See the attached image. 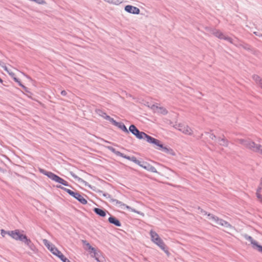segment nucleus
Wrapping results in <instances>:
<instances>
[{"mask_svg": "<svg viewBox=\"0 0 262 262\" xmlns=\"http://www.w3.org/2000/svg\"><path fill=\"white\" fill-rule=\"evenodd\" d=\"M82 242L83 244L86 246V249L89 250L90 254H92V252L95 251V249L93 247L86 241L82 240Z\"/></svg>", "mask_w": 262, "mask_h": 262, "instance_id": "19", "label": "nucleus"}, {"mask_svg": "<svg viewBox=\"0 0 262 262\" xmlns=\"http://www.w3.org/2000/svg\"><path fill=\"white\" fill-rule=\"evenodd\" d=\"M150 235L151 236V239L152 242L155 241V237H158L159 236V235L155 231L152 230H150Z\"/></svg>", "mask_w": 262, "mask_h": 262, "instance_id": "28", "label": "nucleus"}, {"mask_svg": "<svg viewBox=\"0 0 262 262\" xmlns=\"http://www.w3.org/2000/svg\"><path fill=\"white\" fill-rule=\"evenodd\" d=\"M108 221L110 223L113 224L117 227H120L121 226V224L119 220L115 216L111 215L108 219Z\"/></svg>", "mask_w": 262, "mask_h": 262, "instance_id": "16", "label": "nucleus"}, {"mask_svg": "<svg viewBox=\"0 0 262 262\" xmlns=\"http://www.w3.org/2000/svg\"><path fill=\"white\" fill-rule=\"evenodd\" d=\"M239 143L244 145L246 148L254 151L256 152L258 150V147H261V145L256 144L254 142L252 141L251 139H238Z\"/></svg>", "mask_w": 262, "mask_h": 262, "instance_id": "6", "label": "nucleus"}, {"mask_svg": "<svg viewBox=\"0 0 262 262\" xmlns=\"http://www.w3.org/2000/svg\"><path fill=\"white\" fill-rule=\"evenodd\" d=\"M93 210L97 215L101 217H105L106 216L107 211L105 209L94 208Z\"/></svg>", "mask_w": 262, "mask_h": 262, "instance_id": "17", "label": "nucleus"}, {"mask_svg": "<svg viewBox=\"0 0 262 262\" xmlns=\"http://www.w3.org/2000/svg\"><path fill=\"white\" fill-rule=\"evenodd\" d=\"M153 242L158 245L168 255L169 254V252L167 250V246L164 244L163 240L159 236L158 237H155V241H154Z\"/></svg>", "mask_w": 262, "mask_h": 262, "instance_id": "10", "label": "nucleus"}, {"mask_svg": "<svg viewBox=\"0 0 262 262\" xmlns=\"http://www.w3.org/2000/svg\"><path fill=\"white\" fill-rule=\"evenodd\" d=\"M254 34H255L257 36H261L260 35V34H259L258 32H254Z\"/></svg>", "mask_w": 262, "mask_h": 262, "instance_id": "48", "label": "nucleus"}, {"mask_svg": "<svg viewBox=\"0 0 262 262\" xmlns=\"http://www.w3.org/2000/svg\"><path fill=\"white\" fill-rule=\"evenodd\" d=\"M71 176L74 178L76 180H77L78 182L83 183L85 184V186H86L88 184V182H86L85 181L83 180L82 178H79L78 177L76 174H75L73 172L71 171L70 172Z\"/></svg>", "mask_w": 262, "mask_h": 262, "instance_id": "18", "label": "nucleus"}, {"mask_svg": "<svg viewBox=\"0 0 262 262\" xmlns=\"http://www.w3.org/2000/svg\"><path fill=\"white\" fill-rule=\"evenodd\" d=\"M212 34L220 39H223L224 36V34L223 33L217 30H213Z\"/></svg>", "mask_w": 262, "mask_h": 262, "instance_id": "24", "label": "nucleus"}, {"mask_svg": "<svg viewBox=\"0 0 262 262\" xmlns=\"http://www.w3.org/2000/svg\"><path fill=\"white\" fill-rule=\"evenodd\" d=\"M116 126L118 127L119 128L121 129L122 131H123L125 133L129 134L128 130L127 129L126 127L125 126V125H124V124L123 123L118 122L116 124Z\"/></svg>", "mask_w": 262, "mask_h": 262, "instance_id": "20", "label": "nucleus"}, {"mask_svg": "<svg viewBox=\"0 0 262 262\" xmlns=\"http://www.w3.org/2000/svg\"><path fill=\"white\" fill-rule=\"evenodd\" d=\"M252 78L256 82V83L258 84V85L260 84V82H262V78H261L257 75H253L252 76Z\"/></svg>", "mask_w": 262, "mask_h": 262, "instance_id": "26", "label": "nucleus"}, {"mask_svg": "<svg viewBox=\"0 0 262 262\" xmlns=\"http://www.w3.org/2000/svg\"><path fill=\"white\" fill-rule=\"evenodd\" d=\"M77 201H78L80 203L83 205H85L87 204L88 202L85 199H84L79 193L77 195L75 198Z\"/></svg>", "mask_w": 262, "mask_h": 262, "instance_id": "22", "label": "nucleus"}, {"mask_svg": "<svg viewBox=\"0 0 262 262\" xmlns=\"http://www.w3.org/2000/svg\"><path fill=\"white\" fill-rule=\"evenodd\" d=\"M57 187L63 190L66 192H67L69 195H70L71 196H72V197H73L75 199L76 198L77 195L79 193V192H74L69 189L63 187L61 186V185L57 186Z\"/></svg>", "mask_w": 262, "mask_h": 262, "instance_id": "15", "label": "nucleus"}, {"mask_svg": "<svg viewBox=\"0 0 262 262\" xmlns=\"http://www.w3.org/2000/svg\"><path fill=\"white\" fill-rule=\"evenodd\" d=\"M261 202H262V199H261Z\"/></svg>", "mask_w": 262, "mask_h": 262, "instance_id": "55", "label": "nucleus"}, {"mask_svg": "<svg viewBox=\"0 0 262 262\" xmlns=\"http://www.w3.org/2000/svg\"><path fill=\"white\" fill-rule=\"evenodd\" d=\"M258 150L256 152H259V154L262 155V146L261 145V147H260L259 148L258 147Z\"/></svg>", "mask_w": 262, "mask_h": 262, "instance_id": "45", "label": "nucleus"}, {"mask_svg": "<svg viewBox=\"0 0 262 262\" xmlns=\"http://www.w3.org/2000/svg\"><path fill=\"white\" fill-rule=\"evenodd\" d=\"M0 83L2 84H3V80L1 78H0Z\"/></svg>", "mask_w": 262, "mask_h": 262, "instance_id": "53", "label": "nucleus"}, {"mask_svg": "<svg viewBox=\"0 0 262 262\" xmlns=\"http://www.w3.org/2000/svg\"><path fill=\"white\" fill-rule=\"evenodd\" d=\"M23 90L26 92H27V93H29V89L26 87V86H25L24 85H23V86L21 87Z\"/></svg>", "mask_w": 262, "mask_h": 262, "instance_id": "41", "label": "nucleus"}, {"mask_svg": "<svg viewBox=\"0 0 262 262\" xmlns=\"http://www.w3.org/2000/svg\"><path fill=\"white\" fill-rule=\"evenodd\" d=\"M26 76L27 77V78L28 79H30V80H32V78H31L30 76H28V75H26Z\"/></svg>", "mask_w": 262, "mask_h": 262, "instance_id": "52", "label": "nucleus"}, {"mask_svg": "<svg viewBox=\"0 0 262 262\" xmlns=\"http://www.w3.org/2000/svg\"><path fill=\"white\" fill-rule=\"evenodd\" d=\"M209 137L210 139H211L212 140H213L216 138V137L215 136V135H214V134H209Z\"/></svg>", "mask_w": 262, "mask_h": 262, "instance_id": "40", "label": "nucleus"}, {"mask_svg": "<svg viewBox=\"0 0 262 262\" xmlns=\"http://www.w3.org/2000/svg\"><path fill=\"white\" fill-rule=\"evenodd\" d=\"M146 170L148 171H150L154 173H158L156 168L153 166L151 165L150 164H148L145 169Z\"/></svg>", "mask_w": 262, "mask_h": 262, "instance_id": "25", "label": "nucleus"}, {"mask_svg": "<svg viewBox=\"0 0 262 262\" xmlns=\"http://www.w3.org/2000/svg\"><path fill=\"white\" fill-rule=\"evenodd\" d=\"M111 117L108 115H107V114L104 116V117L103 118H104L105 119H106V120H108L109 121L110 119H111Z\"/></svg>", "mask_w": 262, "mask_h": 262, "instance_id": "43", "label": "nucleus"}, {"mask_svg": "<svg viewBox=\"0 0 262 262\" xmlns=\"http://www.w3.org/2000/svg\"><path fill=\"white\" fill-rule=\"evenodd\" d=\"M212 221H214L217 224L222 226H224L227 228L231 227L230 224L228 222L223 220V219H219L218 217H212Z\"/></svg>", "mask_w": 262, "mask_h": 262, "instance_id": "13", "label": "nucleus"}, {"mask_svg": "<svg viewBox=\"0 0 262 262\" xmlns=\"http://www.w3.org/2000/svg\"><path fill=\"white\" fill-rule=\"evenodd\" d=\"M2 170V168L0 167V171Z\"/></svg>", "mask_w": 262, "mask_h": 262, "instance_id": "54", "label": "nucleus"}, {"mask_svg": "<svg viewBox=\"0 0 262 262\" xmlns=\"http://www.w3.org/2000/svg\"><path fill=\"white\" fill-rule=\"evenodd\" d=\"M96 112L98 115L101 116L103 118H104V116L106 115V113L104 112L103 111L100 109L96 110Z\"/></svg>", "mask_w": 262, "mask_h": 262, "instance_id": "30", "label": "nucleus"}, {"mask_svg": "<svg viewBox=\"0 0 262 262\" xmlns=\"http://www.w3.org/2000/svg\"><path fill=\"white\" fill-rule=\"evenodd\" d=\"M131 161L134 162L136 164L138 165L140 164V161L137 160V158L135 156H132L130 157V160Z\"/></svg>", "mask_w": 262, "mask_h": 262, "instance_id": "33", "label": "nucleus"}, {"mask_svg": "<svg viewBox=\"0 0 262 262\" xmlns=\"http://www.w3.org/2000/svg\"><path fill=\"white\" fill-rule=\"evenodd\" d=\"M230 42L232 43H234V39H233L232 38L230 41Z\"/></svg>", "mask_w": 262, "mask_h": 262, "instance_id": "51", "label": "nucleus"}, {"mask_svg": "<svg viewBox=\"0 0 262 262\" xmlns=\"http://www.w3.org/2000/svg\"><path fill=\"white\" fill-rule=\"evenodd\" d=\"M148 164V163L145 161H140V164H138V165L143 168L145 169Z\"/></svg>", "mask_w": 262, "mask_h": 262, "instance_id": "31", "label": "nucleus"}, {"mask_svg": "<svg viewBox=\"0 0 262 262\" xmlns=\"http://www.w3.org/2000/svg\"><path fill=\"white\" fill-rule=\"evenodd\" d=\"M124 10L127 12L134 14H139L140 12L138 8L132 5H126L124 8Z\"/></svg>", "mask_w": 262, "mask_h": 262, "instance_id": "11", "label": "nucleus"}, {"mask_svg": "<svg viewBox=\"0 0 262 262\" xmlns=\"http://www.w3.org/2000/svg\"><path fill=\"white\" fill-rule=\"evenodd\" d=\"M104 1L107 3H109L111 4H113L117 5L120 4V3H121L122 2V0H104Z\"/></svg>", "mask_w": 262, "mask_h": 262, "instance_id": "29", "label": "nucleus"}, {"mask_svg": "<svg viewBox=\"0 0 262 262\" xmlns=\"http://www.w3.org/2000/svg\"><path fill=\"white\" fill-rule=\"evenodd\" d=\"M67 94V93L65 90H63L61 92V95L62 96H66Z\"/></svg>", "mask_w": 262, "mask_h": 262, "instance_id": "44", "label": "nucleus"}, {"mask_svg": "<svg viewBox=\"0 0 262 262\" xmlns=\"http://www.w3.org/2000/svg\"><path fill=\"white\" fill-rule=\"evenodd\" d=\"M151 108L154 111V112H156V110H158V113H160L162 115H166L167 113H168V111L164 107H159L155 104H153L151 107Z\"/></svg>", "mask_w": 262, "mask_h": 262, "instance_id": "14", "label": "nucleus"}, {"mask_svg": "<svg viewBox=\"0 0 262 262\" xmlns=\"http://www.w3.org/2000/svg\"><path fill=\"white\" fill-rule=\"evenodd\" d=\"M11 231H5L4 229H2L1 230V235L3 236H5V235L6 234H8L9 235V234H10V232Z\"/></svg>", "mask_w": 262, "mask_h": 262, "instance_id": "35", "label": "nucleus"}, {"mask_svg": "<svg viewBox=\"0 0 262 262\" xmlns=\"http://www.w3.org/2000/svg\"><path fill=\"white\" fill-rule=\"evenodd\" d=\"M95 259L98 262H101L100 260L99 259V257H97L96 258H95Z\"/></svg>", "mask_w": 262, "mask_h": 262, "instance_id": "49", "label": "nucleus"}, {"mask_svg": "<svg viewBox=\"0 0 262 262\" xmlns=\"http://www.w3.org/2000/svg\"><path fill=\"white\" fill-rule=\"evenodd\" d=\"M9 235L16 241H20L27 245L32 251L34 252L36 250L35 246L31 239L25 235L21 234L18 229L11 231Z\"/></svg>", "mask_w": 262, "mask_h": 262, "instance_id": "2", "label": "nucleus"}, {"mask_svg": "<svg viewBox=\"0 0 262 262\" xmlns=\"http://www.w3.org/2000/svg\"><path fill=\"white\" fill-rule=\"evenodd\" d=\"M109 121L112 123L113 125L116 126V124L118 123L116 120H115L113 118H111V119H110Z\"/></svg>", "mask_w": 262, "mask_h": 262, "instance_id": "39", "label": "nucleus"}, {"mask_svg": "<svg viewBox=\"0 0 262 262\" xmlns=\"http://www.w3.org/2000/svg\"><path fill=\"white\" fill-rule=\"evenodd\" d=\"M261 189H262V178L260 179V182L259 185L256 190H257V191H261Z\"/></svg>", "mask_w": 262, "mask_h": 262, "instance_id": "37", "label": "nucleus"}, {"mask_svg": "<svg viewBox=\"0 0 262 262\" xmlns=\"http://www.w3.org/2000/svg\"><path fill=\"white\" fill-rule=\"evenodd\" d=\"M32 1H33L38 4H44L46 3L44 0H32Z\"/></svg>", "mask_w": 262, "mask_h": 262, "instance_id": "36", "label": "nucleus"}, {"mask_svg": "<svg viewBox=\"0 0 262 262\" xmlns=\"http://www.w3.org/2000/svg\"><path fill=\"white\" fill-rule=\"evenodd\" d=\"M17 83L19 84V85L21 87L23 86V84L21 83L20 81H19V82H18Z\"/></svg>", "mask_w": 262, "mask_h": 262, "instance_id": "50", "label": "nucleus"}, {"mask_svg": "<svg viewBox=\"0 0 262 262\" xmlns=\"http://www.w3.org/2000/svg\"><path fill=\"white\" fill-rule=\"evenodd\" d=\"M260 191H256V195L257 198L260 200V201L261 202L262 196H261V195L260 194Z\"/></svg>", "mask_w": 262, "mask_h": 262, "instance_id": "38", "label": "nucleus"}, {"mask_svg": "<svg viewBox=\"0 0 262 262\" xmlns=\"http://www.w3.org/2000/svg\"><path fill=\"white\" fill-rule=\"evenodd\" d=\"M92 254L91 256L92 257L94 258H96L97 257H99L100 255L101 254V252L100 251L97 252L96 249H95V251L92 252Z\"/></svg>", "mask_w": 262, "mask_h": 262, "instance_id": "32", "label": "nucleus"}, {"mask_svg": "<svg viewBox=\"0 0 262 262\" xmlns=\"http://www.w3.org/2000/svg\"><path fill=\"white\" fill-rule=\"evenodd\" d=\"M135 136L140 140L145 139L147 142L156 145V147H155V148L156 149H159L164 153L169 154L170 155H174V152L171 148L167 146H164L160 140L153 138L143 132H141L140 130L138 131V133L135 134Z\"/></svg>", "mask_w": 262, "mask_h": 262, "instance_id": "1", "label": "nucleus"}, {"mask_svg": "<svg viewBox=\"0 0 262 262\" xmlns=\"http://www.w3.org/2000/svg\"><path fill=\"white\" fill-rule=\"evenodd\" d=\"M110 202H112V203H115L114 204V205H118V206L121 208V209H124L125 208H126L128 210H130L132 211L133 212H136L138 214L140 213V212L139 211H138L137 210H136L135 209H133L132 208H131L130 206L124 204L123 202L117 200V199H111L110 200Z\"/></svg>", "mask_w": 262, "mask_h": 262, "instance_id": "9", "label": "nucleus"}, {"mask_svg": "<svg viewBox=\"0 0 262 262\" xmlns=\"http://www.w3.org/2000/svg\"><path fill=\"white\" fill-rule=\"evenodd\" d=\"M39 170L40 173L47 176L49 178H50L52 180L54 181L55 182L60 183V184H61L64 186H69V184L67 181L63 180L62 178H60L57 174H56L51 171H47L42 168H39Z\"/></svg>", "mask_w": 262, "mask_h": 262, "instance_id": "4", "label": "nucleus"}, {"mask_svg": "<svg viewBox=\"0 0 262 262\" xmlns=\"http://www.w3.org/2000/svg\"><path fill=\"white\" fill-rule=\"evenodd\" d=\"M173 126L175 128L178 129L186 135H191L192 134V129L187 125H184L182 123H178L176 124Z\"/></svg>", "mask_w": 262, "mask_h": 262, "instance_id": "7", "label": "nucleus"}, {"mask_svg": "<svg viewBox=\"0 0 262 262\" xmlns=\"http://www.w3.org/2000/svg\"><path fill=\"white\" fill-rule=\"evenodd\" d=\"M13 80H14L16 82H17V83L18 82H19V80L18 78H17L16 77H13Z\"/></svg>", "mask_w": 262, "mask_h": 262, "instance_id": "46", "label": "nucleus"}, {"mask_svg": "<svg viewBox=\"0 0 262 262\" xmlns=\"http://www.w3.org/2000/svg\"><path fill=\"white\" fill-rule=\"evenodd\" d=\"M218 142L220 145L227 147L228 145V141L226 139L224 138H218Z\"/></svg>", "mask_w": 262, "mask_h": 262, "instance_id": "21", "label": "nucleus"}, {"mask_svg": "<svg viewBox=\"0 0 262 262\" xmlns=\"http://www.w3.org/2000/svg\"><path fill=\"white\" fill-rule=\"evenodd\" d=\"M39 170L40 173L47 176L49 178H50L52 180L54 181L55 182L60 183V184H61L64 186H69V184L67 181L63 180L62 178H60L57 174H56L51 171H47L42 168H39Z\"/></svg>", "mask_w": 262, "mask_h": 262, "instance_id": "5", "label": "nucleus"}, {"mask_svg": "<svg viewBox=\"0 0 262 262\" xmlns=\"http://www.w3.org/2000/svg\"><path fill=\"white\" fill-rule=\"evenodd\" d=\"M231 37H227V36H225L224 35V38H223V39H225L226 40H227L228 41L230 42V40H231Z\"/></svg>", "mask_w": 262, "mask_h": 262, "instance_id": "42", "label": "nucleus"}, {"mask_svg": "<svg viewBox=\"0 0 262 262\" xmlns=\"http://www.w3.org/2000/svg\"><path fill=\"white\" fill-rule=\"evenodd\" d=\"M201 212L202 213H204V214H207L208 216L209 217V219L212 220V217H217L216 216H215L211 213L207 214V212L206 211L203 210V209L201 210Z\"/></svg>", "mask_w": 262, "mask_h": 262, "instance_id": "34", "label": "nucleus"}, {"mask_svg": "<svg viewBox=\"0 0 262 262\" xmlns=\"http://www.w3.org/2000/svg\"><path fill=\"white\" fill-rule=\"evenodd\" d=\"M96 192L100 195H102L104 197L106 198H110V199H112L111 198V196L110 194L107 193H105V192H104L102 190H98L96 191Z\"/></svg>", "mask_w": 262, "mask_h": 262, "instance_id": "27", "label": "nucleus"}, {"mask_svg": "<svg viewBox=\"0 0 262 262\" xmlns=\"http://www.w3.org/2000/svg\"><path fill=\"white\" fill-rule=\"evenodd\" d=\"M9 75L13 78L14 77H15V74L13 72L9 73Z\"/></svg>", "mask_w": 262, "mask_h": 262, "instance_id": "47", "label": "nucleus"}, {"mask_svg": "<svg viewBox=\"0 0 262 262\" xmlns=\"http://www.w3.org/2000/svg\"><path fill=\"white\" fill-rule=\"evenodd\" d=\"M244 237L246 239L250 242L254 249H255L262 253V246L259 245L257 242L253 239V238L251 236L248 235V234H245Z\"/></svg>", "mask_w": 262, "mask_h": 262, "instance_id": "8", "label": "nucleus"}, {"mask_svg": "<svg viewBox=\"0 0 262 262\" xmlns=\"http://www.w3.org/2000/svg\"><path fill=\"white\" fill-rule=\"evenodd\" d=\"M107 148L109 150L112 151L113 153L115 154L116 156L122 157V158L126 159L127 160H128L129 161L130 160L131 157L125 155L124 154L121 152L120 151L116 150V149L115 148H114L113 147L107 146Z\"/></svg>", "mask_w": 262, "mask_h": 262, "instance_id": "12", "label": "nucleus"}, {"mask_svg": "<svg viewBox=\"0 0 262 262\" xmlns=\"http://www.w3.org/2000/svg\"><path fill=\"white\" fill-rule=\"evenodd\" d=\"M129 132H130L132 134H133L134 136L136 133H138L139 130L137 128V127L134 124H132L129 126V129H128Z\"/></svg>", "mask_w": 262, "mask_h": 262, "instance_id": "23", "label": "nucleus"}, {"mask_svg": "<svg viewBox=\"0 0 262 262\" xmlns=\"http://www.w3.org/2000/svg\"><path fill=\"white\" fill-rule=\"evenodd\" d=\"M43 243L46 247L52 252V253L60 259L63 262H71L52 243L47 239H44Z\"/></svg>", "mask_w": 262, "mask_h": 262, "instance_id": "3", "label": "nucleus"}]
</instances>
